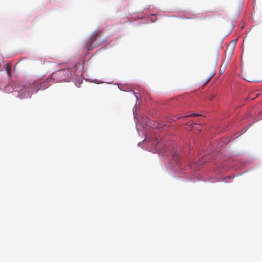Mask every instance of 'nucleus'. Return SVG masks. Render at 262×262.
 <instances>
[{"mask_svg": "<svg viewBox=\"0 0 262 262\" xmlns=\"http://www.w3.org/2000/svg\"><path fill=\"white\" fill-rule=\"evenodd\" d=\"M72 75V71L69 69H64L52 73L51 78L56 82H67L70 79Z\"/></svg>", "mask_w": 262, "mask_h": 262, "instance_id": "nucleus-3", "label": "nucleus"}, {"mask_svg": "<svg viewBox=\"0 0 262 262\" xmlns=\"http://www.w3.org/2000/svg\"><path fill=\"white\" fill-rule=\"evenodd\" d=\"M102 34L101 31H96L90 36L87 42L88 51L93 50L106 41V39L101 38Z\"/></svg>", "mask_w": 262, "mask_h": 262, "instance_id": "nucleus-2", "label": "nucleus"}, {"mask_svg": "<svg viewBox=\"0 0 262 262\" xmlns=\"http://www.w3.org/2000/svg\"><path fill=\"white\" fill-rule=\"evenodd\" d=\"M258 95H259V94H256V97H258Z\"/></svg>", "mask_w": 262, "mask_h": 262, "instance_id": "nucleus-10", "label": "nucleus"}, {"mask_svg": "<svg viewBox=\"0 0 262 262\" xmlns=\"http://www.w3.org/2000/svg\"><path fill=\"white\" fill-rule=\"evenodd\" d=\"M166 167L167 169L171 170L181 168L178 155H174L172 158L166 164Z\"/></svg>", "mask_w": 262, "mask_h": 262, "instance_id": "nucleus-4", "label": "nucleus"}, {"mask_svg": "<svg viewBox=\"0 0 262 262\" xmlns=\"http://www.w3.org/2000/svg\"><path fill=\"white\" fill-rule=\"evenodd\" d=\"M52 79L49 75L45 80H37L33 82H26L18 91V96L20 98H28L31 94L37 93L40 89H45L51 85Z\"/></svg>", "mask_w": 262, "mask_h": 262, "instance_id": "nucleus-1", "label": "nucleus"}, {"mask_svg": "<svg viewBox=\"0 0 262 262\" xmlns=\"http://www.w3.org/2000/svg\"><path fill=\"white\" fill-rule=\"evenodd\" d=\"M229 62L226 61L225 62L223 63L220 66V71L221 73L224 72L226 70L228 63Z\"/></svg>", "mask_w": 262, "mask_h": 262, "instance_id": "nucleus-6", "label": "nucleus"}, {"mask_svg": "<svg viewBox=\"0 0 262 262\" xmlns=\"http://www.w3.org/2000/svg\"><path fill=\"white\" fill-rule=\"evenodd\" d=\"M235 45L234 44H229L227 46L225 51V60L230 62L234 53Z\"/></svg>", "mask_w": 262, "mask_h": 262, "instance_id": "nucleus-5", "label": "nucleus"}, {"mask_svg": "<svg viewBox=\"0 0 262 262\" xmlns=\"http://www.w3.org/2000/svg\"><path fill=\"white\" fill-rule=\"evenodd\" d=\"M215 74V70H214L212 72L211 74L210 75V76L208 78V79L206 81L205 84H207L212 78V77L214 76Z\"/></svg>", "mask_w": 262, "mask_h": 262, "instance_id": "nucleus-7", "label": "nucleus"}, {"mask_svg": "<svg viewBox=\"0 0 262 262\" xmlns=\"http://www.w3.org/2000/svg\"><path fill=\"white\" fill-rule=\"evenodd\" d=\"M215 97V95H211L209 97V99L210 101H212Z\"/></svg>", "mask_w": 262, "mask_h": 262, "instance_id": "nucleus-9", "label": "nucleus"}, {"mask_svg": "<svg viewBox=\"0 0 262 262\" xmlns=\"http://www.w3.org/2000/svg\"><path fill=\"white\" fill-rule=\"evenodd\" d=\"M200 116V114H199L194 113V114L189 115L188 116L198 117V116Z\"/></svg>", "mask_w": 262, "mask_h": 262, "instance_id": "nucleus-8", "label": "nucleus"}]
</instances>
